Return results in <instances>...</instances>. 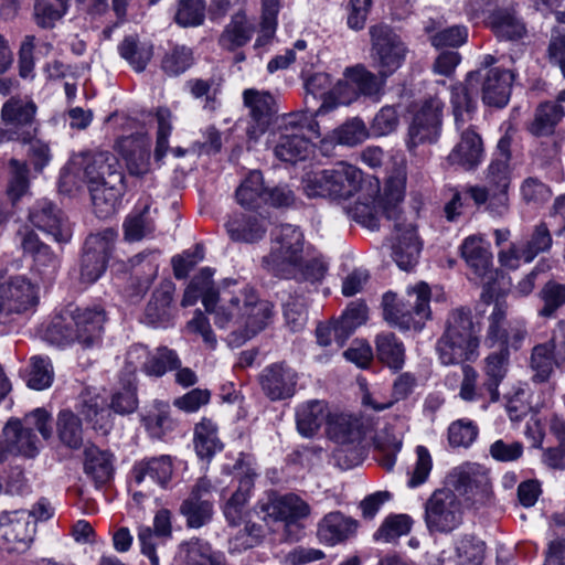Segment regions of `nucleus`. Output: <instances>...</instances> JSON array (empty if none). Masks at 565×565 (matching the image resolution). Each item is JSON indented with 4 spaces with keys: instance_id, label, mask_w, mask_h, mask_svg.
<instances>
[{
    "instance_id": "nucleus-1",
    "label": "nucleus",
    "mask_w": 565,
    "mask_h": 565,
    "mask_svg": "<svg viewBox=\"0 0 565 565\" xmlns=\"http://www.w3.org/2000/svg\"><path fill=\"white\" fill-rule=\"evenodd\" d=\"M263 268L274 277L296 281H320L328 265L321 256L312 255L302 231L281 224L270 232L269 252L262 258Z\"/></svg>"
},
{
    "instance_id": "nucleus-2",
    "label": "nucleus",
    "mask_w": 565,
    "mask_h": 565,
    "mask_svg": "<svg viewBox=\"0 0 565 565\" xmlns=\"http://www.w3.org/2000/svg\"><path fill=\"white\" fill-rule=\"evenodd\" d=\"M479 330L473 323L469 308L451 310L445 321V328L438 338L435 350L443 365H463L479 355Z\"/></svg>"
},
{
    "instance_id": "nucleus-3",
    "label": "nucleus",
    "mask_w": 565,
    "mask_h": 565,
    "mask_svg": "<svg viewBox=\"0 0 565 565\" xmlns=\"http://www.w3.org/2000/svg\"><path fill=\"white\" fill-rule=\"evenodd\" d=\"M105 319V312L99 308H67L52 320L46 338L57 345L77 342L83 348H90L99 342Z\"/></svg>"
},
{
    "instance_id": "nucleus-4",
    "label": "nucleus",
    "mask_w": 565,
    "mask_h": 565,
    "mask_svg": "<svg viewBox=\"0 0 565 565\" xmlns=\"http://www.w3.org/2000/svg\"><path fill=\"white\" fill-rule=\"evenodd\" d=\"M36 429L43 439L53 435L52 416L44 408H36L22 420L10 419L3 428L6 448L9 452L33 458L39 454L41 444L33 433Z\"/></svg>"
},
{
    "instance_id": "nucleus-5",
    "label": "nucleus",
    "mask_w": 565,
    "mask_h": 565,
    "mask_svg": "<svg viewBox=\"0 0 565 565\" xmlns=\"http://www.w3.org/2000/svg\"><path fill=\"white\" fill-rule=\"evenodd\" d=\"M392 295L384 296V316L401 329L419 331L430 318V288L426 282L408 288L405 299L396 306L390 303Z\"/></svg>"
},
{
    "instance_id": "nucleus-6",
    "label": "nucleus",
    "mask_w": 565,
    "mask_h": 565,
    "mask_svg": "<svg viewBox=\"0 0 565 565\" xmlns=\"http://www.w3.org/2000/svg\"><path fill=\"white\" fill-rule=\"evenodd\" d=\"M394 204L384 207L386 218L394 222L396 232L395 243L392 246V257L403 270H411L418 262L422 243L416 233V226L403 215L399 203L403 201V191L397 188L393 194Z\"/></svg>"
},
{
    "instance_id": "nucleus-7",
    "label": "nucleus",
    "mask_w": 565,
    "mask_h": 565,
    "mask_svg": "<svg viewBox=\"0 0 565 565\" xmlns=\"http://www.w3.org/2000/svg\"><path fill=\"white\" fill-rule=\"evenodd\" d=\"M371 58L379 74L387 78L404 63L407 49L399 35L387 24L370 28Z\"/></svg>"
},
{
    "instance_id": "nucleus-8",
    "label": "nucleus",
    "mask_w": 565,
    "mask_h": 565,
    "mask_svg": "<svg viewBox=\"0 0 565 565\" xmlns=\"http://www.w3.org/2000/svg\"><path fill=\"white\" fill-rule=\"evenodd\" d=\"M448 482L466 502L476 508L487 505L493 499L489 472L478 463L467 462L456 467L449 473Z\"/></svg>"
},
{
    "instance_id": "nucleus-9",
    "label": "nucleus",
    "mask_w": 565,
    "mask_h": 565,
    "mask_svg": "<svg viewBox=\"0 0 565 565\" xmlns=\"http://www.w3.org/2000/svg\"><path fill=\"white\" fill-rule=\"evenodd\" d=\"M444 103L438 97L425 99L413 111L407 128L406 146L413 151L418 146L438 140L443 124Z\"/></svg>"
},
{
    "instance_id": "nucleus-10",
    "label": "nucleus",
    "mask_w": 565,
    "mask_h": 565,
    "mask_svg": "<svg viewBox=\"0 0 565 565\" xmlns=\"http://www.w3.org/2000/svg\"><path fill=\"white\" fill-rule=\"evenodd\" d=\"M461 520V503L451 489L435 490L425 503V522L430 532H451Z\"/></svg>"
},
{
    "instance_id": "nucleus-11",
    "label": "nucleus",
    "mask_w": 565,
    "mask_h": 565,
    "mask_svg": "<svg viewBox=\"0 0 565 565\" xmlns=\"http://www.w3.org/2000/svg\"><path fill=\"white\" fill-rule=\"evenodd\" d=\"M35 111L33 103L9 99L1 110L0 142L29 140L33 137L36 132Z\"/></svg>"
},
{
    "instance_id": "nucleus-12",
    "label": "nucleus",
    "mask_w": 565,
    "mask_h": 565,
    "mask_svg": "<svg viewBox=\"0 0 565 565\" xmlns=\"http://www.w3.org/2000/svg\"><path fill=\"white\" fill-rule=\"evenodd\" d=\"M38 301L36 287L25 276L0 277V318L21 315Z\"/></svg>"
},
{
    "instance_id": "nucleus-13",
    "label": "nucleus",
    "mask_w": 565,
    "mask_h": 565,
    "mask_svg": "<svg viewBox=\"0 0 565 565\" xmlns=\"http://www.w3.org/2000/svg\"><path fill=\"white\" fill-rule=\"evenodd\" d=\"M481 300L484 303H493L492 311L488 317V329L486 342L489 347L499 344L500 347H512L518 349V344L523 340L524 334L516 331L512 338L508 331L507 313L509 305L504 297L494 296L492 286H483Z\"/></svg>"
},
{
    "instance_id": "nucleus-14",
    "label": "nucleus",
    "mask_w": 565,
    "mask_h": 565,
    "mask_svg": "<svg viewBox=\"0 0 565 565\" xmlns=\"http://www.w3.org/2000/svg\"><path fill=\"white\" fill-rule=\"evenodd\" d=\"M273 318V305L260 300L253 290H243V331H232L230 343L239 347L248 339L264 330Z\"/></svg>"
},
{
    "instance_id": "nucleus-15",
    "label": "nucleus",
    "mask_w": 565,
    "mask_h": 565,
    "mask_svg": "<svg viewBox=\"0 0 565 565\" xmlns=\"http://www.w3.org/2000/svg\"><path fill=\"white\" fill-rule=\"evenodd\" d=\"M115 238L116 233L111 228L89 235L86 238L81 262V278L83 281L92 284L102 276L106 269Z\"/></svg>"
},
{
    "instance_id": "nucleus-16",
    "label": "nucleus",
    "mask_w": 565,
    "mask_h": 565,
    "mask_svg": "<svg viewBox=\"0 0 565 565\" xmlns=\"http://www.w3.org/2000/svg\"><path fill=\"white\" fill-rule=\"evenodd\" d=\"M73 164L87 186L110 183L116 175L118 182H124L120 163L116 156L108 151L83 154L79 161H74Z\"/></svg>"
},
{
    "instance_id": "nucleus-17",
    "label": "nucleus",
    "mask_w": 565,
    "mask_h": 565,
    "mask_svg": "<svg viewBox=\"0 0 565 565\" xmlns=\"http://www.w3.org/2000/svg\"><path fill=\"white\" fill-rule=\"evenodd\" d=\"M513 79L510 71L501 68L478 70L468 74V83L471 86L473 82L476 85L482 83L483 103L499 108L508 104Z\"/></svg>"
},
{
    "instance_id": "nucleus-18",
    "label": "nucleus",
    "mask_w": 565,
    "mask_h": 565,
    "mask_svg": "<svg viewBox=\"0 0 565 565\" xmlns=\"http://www.w3.org/2000/svg\"><path fill=\"white\" fill-rule=\"evenodd\" d=\"M35 534V522L28 510L4 511L0 513V540L10 551H20L29 546Z\"/></svg>"
},
{
    "instance_id": "nucleus-19",
    "label": "nucleus",
    "mask_w": 565,
    "mask_h": 565,
    "mask_svg": "<svg viewBox=\"0 0 565 565\" xmlns=\"http://www.w3.org/2000/svg\"><path fill=\"white\" fill-rule=\"evenodd\" d=\"M29 220L38 230L51 235L57 243L72 237V227L64 212L49 200L38 201L30 210Z\"/></svg>"
},
{
    "instance_id": "nucleus-20",
    "label": "nucleus",
    "mask_w": 565,
    "mask_h": 565,
    "mask_svg": "<svg viewBox=\"0 0 565 565\" xmlns=\"http://www.w3.org/2000/svg\"><path fill=\"white\" fill-rule=\"evenodd\" d=\"M397 188H401L404 192L401 182L391 181L385 186L384 196L373 198L366 195L359 198L353 205L345 207L348 215L362 226L371 231H377L380 228L381 216L384 215L386 217L384 207L395 203L393 194Z\"/></svg>"
},
{
    "instance_id": "nucleus-21",
    "label": "nucleus",
    "mask_w": 565,
    "mask_h": 565,
    "mask_svg": "<svg viewBox=\"0 0 565 565\" xmlns=\"http://www.w3.org/2000/svg\"><path fill=\"white\" fill-rule=\"evenodd\" d=\"M213 491V486L205 477L200 478L188 499H185L181 507L180 512L186 519L189 527H201L211 521L213 514V505L210 502V497Z\"/></svg>"
},
{
    "instance_id": "nucleus-22",
    "label": "nucleus",
    "mask_w": 565,
    "mask_h": 565,
    "mask_svg": "<svg viewBox=\"0 0 565 565\" xmlns=\"http://www.w3.org/2000/svg\"><path fill=\"white\" fill-rule=\"evenodd\" d=\"M297 380V372L284 362L266 366L259 375L262 390L271 401L291 397L296 392Z\"/></svg>"
},
{
    "instance_id": "nucleus-23",
    "label": "nucleus",
    "mask_w": 565,
    "mask_h": 565,
    "mask_svg": "<svg viewBox=\"0 0 565 565\" xmlns=\"http://www.w3.org/2000/svg\"><path fill=\"white\" fill-rule=\"evenodd\" d=\"M175 285L170 279H163L152 291L145 308L142 321L156 328H166L174 317L173 295Z\"/></svg>"
},
{
    "instance_id": "nucleus-24",
    "label": "nucleus",
    "mask_w": 565,
    "mask_h": 565,
    "mask_svg": "<svg viewBox=\"0 0 565 565\" xmlns=\"http://www.w3.org/2000/svg\"><path fill=\"white\" fill-rule=\"evenodd\" d=\"M150 139L141 134L121 137L117 149L130 175L143 177L150 171Z\"/></svg>"
},
{
    "instance_id": "nucleus-25",
    "label": "nucleus",
    "mask_w": 565,
    "mask_h": 565,
    "mask_svg": "<svg viewBox=\"0 0 565 565\" xmlns=\"http://www.w3.org/2000/svg\"><path fill=\"white\" fill-rule=\"evenodd\" d=\"M263 511L265 512V519L281 521L288 527L295 525L298 520L308 516L310 508L300 497L288 493L271 500L263 508Z\"/></svg>"
},
{
    "instance_id": "nucleus-26",
    "label": "nucleus",
    "mask_w": 565,
    "mask_h": 565,
    "mask_svg": "<svg viewBox=\"0 0 565 565\" xmlns=\"http://www.w3.org/2000/svg\"><path fill=\"white\" fill-rule=\"evenodd\" d=\"M483 142L481 137L472 131L466 130L461 134L459 142L449 153L447 160L451 166H458L463 170H473L482 161Z\"/></svg>"
},
{
    "instance_id": "nucleus-27",
    "label": "nucleus",
    "mask_w": 565,
    "mask_h": 565,
    "mask_svg": "<svg viewBox=\"0 0 565 565\" xmlns=\"http://www.w3.org/2000/svg\"><path fill=\"white\" fill-rule=\"evenodd\" d=\"M461 255L467 265L473 270L476 276L487 280L484 286H491L493 279L491 253L484 245V242L477 236L467 237L461 245Z\"/></svg>"
},
{
    "instance_id": "nucleus-28",
    "label": "nucleus",
    "mask_w": 565,
    "mask_h": 565,
    "mask_svg": "<svg viewBox=\"0 0 565 565\" xmlns=\"http://www.w3.org/2000/svg\"><path fill=\"white\" fill-rule=\"evenodd\" d=\"M21 246L25 253L32 255L38 274L45 280L53 279L58 268V258L51 248L33 232H28L23 236Z\"/></svg>"
},
{
    "instance_id": "nucleus-29",
    "label": "nucleus",
    "mask_w": 565,
    "mask_h": 565,
    "mask_svg": "<svg viewBox=\"0 0 565 565\" xmlns=\"http://www.w3.org/2000/svg\"><path fill=\"white\" fill-rule=\"evenodd\" d=\"M172 461L169 456L143 459L132 468V478L137 484H159L164 487L172 477Z\"/></svg>"
},
{
    "instance_id": "nucleus-30",
    "label": "nucleus",
    "mask_w": 565,
    "mask_h": 565,
    "mask_svg": "<svg viewBox=\"0 0 565 565\" xmlns=\"http://www.w3.org/2000/svg\"><path fill=\"white\" fill-rule=\"evenodd\" d=\"M510 360L509 347H500L499 351L490 353L484 360L483 388L489 394V402L500 398L498 387L507 375Z\"/></svg>"
},
{
    "instance_id": "nucleus-31",
    "label": "nucleus",
    "mask_w": 565,
    "mask_h": 565,
    "mask_svg": "<svg viewBox=\"0 0 565 565\" xmlns=\"http://www.w3.org/2000/svg\"><path fill=\"white\" fill-rule=\"evenodd\" d=\"M330 181V199H348L360 188L362 172L348 163L340 162L334 168L328 169Z\"/></svg>"
},
{
    "instance_id": "nucleus-32",
    "label": "nucleus",
    "mask_w": 565,
    "mask_h": 565,
    "mask_svg": "<svg viewBox=\"0 0 565 565\" xmlns=\"http://www.w3.org/2000/svg\"><path fill=\"white\" fill-rule=\"evenodd\" d=\"M332 413L324 401L312 399L302 403L296 411L298 431L305 437L313 436L323 423L328 424Z\"/></svg>"
},
{
    "instance_id": "nucleus-33",
    "label": "nucleus",
    "mask_w": 565,
    "mask_h": 565,
    "mask_svg": "<svg viewBox=\"0 0 565 565\" xmlns=\"http://www.w3.org/2000/svg\"><path fill=\"white\" fill-rule=\"evenodd\" d=\"M268 221L259 214H241L226 223L230 237L235 242L254 243L262 239Z\"/></svg>"
},
{
    "instance_id": "nucleus-34",
    "label": "nucleus",
    "mask_w": 565,
    "mask_h": 565,
    "mask_svg": "<svg viewBox=\"0 0 565 565\" xmlns=\"http://www.w3.org/2000/svg\"><path fill=\"white\" fill-rule=\"evenodd\" d=\"M175 562L178 565H223V557L207 542L191 539L180 544Z\"/></svg>"
},
{
    "instance_id": "nucleus-35",
    "label": "nucleus",
    "mask_w": 565,
    "mask_h": 565,
    "mask_svg": "<svg viewBox=\"0 0 565 565\" xmlns=\"http://www.w3.org/2000/svg\"><path fill=\"white\" fill-rule=\"evenodd\" d=\"M95 213L98 217H108L113 215L124 194V182L117 181V175L113 177L110 183L88 186Z\"/></svg>"
},
{
    "instance_id": "nucleus-36",
    "label": "nucleus",
    "mask_w": 565,
    "mask_h": 565,
    "mask_svg": "<svg viewBox=\"0 0 565 565\" xmlns=\"http://www.w3.org/2000/svg\"><path fill=\"white\" fill-rule=\"evenodd\" d=\"M488 24L494 34L503 40L518 41L527 33L524 22L516 17L515 11L511 8L495 9L489 15Z\"/></svg>"
},
{
    "instance_id": "nucleus-37",
    "label": "nucleus",
    "mask_w": 565,
    "mask_h": 565,
    "mask_svg": "<svg viewBox=\"0 0 565 565\" xmlns=\"http://www.w3.org/2000/svg\"><path fill=\"white\" fill-rule=\"evenodd\" d=\"M244 103L249 108V114L257 125L259 132L268 127L271 116L275 113V100L267 92H259L253 88L243 93Z\"/></svg>"
},
{
    "instance_id": "nucleus-38",
    "label": "nucleus",
    "mask_w": 565,
    "mask_h": 565,
    "mask_svg": "<svg viewBox=\"0 0 565 565\" xmlns=\"http://www.w3.org/2000/svg\"><path fill=\"white\" fill-rule=\"evenodd\" d=\"M355 531V523L340 512L327 514L319 524L320 541L334 545L349 539Z\"/></svg>"
},
{
    "instance_id": "nucleus-39",
    "label": "nucleus",
    "mask_w": 565,
    "mask_h": 565,
    "mask_svg": "<svg viewBox=\"0 0 565 565\" xmlns=\"http://www.w3.org/2000/svg\"><path fill=\"white\" fill-rule=\"evenodd\" d=\"M79 413L93 425L95 430L104 435L111 428L110 406L100 395H90L89 393L83 395Z\"/></svg>"
},
{
    "instance_id": "nucleus-40",
    "label": "nucleus",
    "mask_w": 565,
    "mask_h": 565,
    "mask_svg": "<svg viewBox=\"0 0 565 565\" xmlns=\"http://www.w3.org/2000/svg\"><path fill=\"white\" fill-rule=\"evenodd\" d=\"M344 76L350 79L359 95H363L374 100H379L385 84L386 78L380 74H374L366 70L363 65L347 68Z\"/></svg>"
},
{
    "instance_id": "nucleus-41",
    "label": "nucleus",
    "mask_w": 565,
    "mask_h": 565,
    "mask_svg": "<svg viewBox=\"0 0 565 565\" xmlns=\"http://www.w3.org/2000/svg\"><path fill=\"white\" fill-rule=\"evenodd\" d=\"M377 359L394 371H398L405 363V348L392 332H382L375 339Z\"/></svg>"
},
{
    "instance_id": "nucleus-42",
    "label": "nucleus",
    "mask_w": 565,
    "mask_h": 565,
    "mask_svg": "<svg viewBox=\"0 0 565 565\" xmlns=\"http://www.w3.org/2000/svg\"><path fill=\"white\" fill-rule=\"evenodd\" d=\"M119 54L138 73L143 72L153 56V45L141 42L137 35H128L118 46Z\"/></svg>"
},
{
    "instance_id": "nucleus-43",
    "label": "nucleus",
    "mask_w": 565,
    "mask_h": 565,
    "mask_svg": "<svg viewBox=\"0 0 565 565\" xmlns=\"http://www.w3.org/2000/svg\"><path fill=\"white\" fill-rule=\"evenodd\" d=\"M311 143L298 132L281 134L275 147V154L282 161L296 162L305 160L310 152Z\"/></svg>"
},
{
    "instance_id": "nucleus-44",
    "label": "nucleus",
    "mask_w": 565,
    "mask_h": 565,
    "mask_svg": "<svg viewBox=\"0 0 565 565\" xmlns=\"http://www.w3.org/2000/svg\"><path fill=\"white\" fill-rule=\"evenodd\" d=\"M84 470L96 483L105 484L113 476V463L109 454L95 446L85 449Z\"/></svg>"
},
{
    "instance_id": "nucleus-45",
    "label": "nucleus",
    "mask_w": 565,
    "mask_h": 565,
    "mask_svg": "<svg viewBox=\"0 0 565 565\" xmlns=\"http://www.w3.org/2000/svg\"><path fill=\"white\" fill-rule=\"evenodd\" d=\"M328 434L335 443L361 441V425L349 414H332L328 420Z\"/></svg>"
},
{
    "instance_id": "nucleus-46",
    "label": "nucleus",
    "mask_w": 565,
    "mask_h": 565,
    "mask_svg": "<svg viewBox=\"0 0 565 565\" xmlns=\"http://www.w3.org/2000/svg\"><path fill=\"white\" fill-rule=\"evenodd\" d=\"M254 26L242 12L233 15L230 24L220 38V44L226 50H234L245 45L252 38Z\"/></svg>"
},
{
    "instance_id": "nucleus-47",
    "label": "nucleus",
    "mask_w": 565,
    "mask_h": 565,
    "mask_svg": "<svg viewBox=\"0 0 565 565\" xmlns=\"http://www.w3.org/2000/svg\"><path fill=\"white\" fill-rule=\"evenodd\" d=\"M57 436L63 445L78 449L83 445V428L81 419L71 411H61L56 420Z\"/></svg>"
},
{
    "instance_id": "nucleus-48",
    "label": "nucleus",
    "mask_w": 565,
    "mask_h": 565,
    "mask_svg": "<svg viewBox=\"0 0 565 565\" xmlns=\"http://www.w3.org/2000/svg\"><path fill=\"white\" fill-rule=\"evenodd\" d=\"M194 448L199 457L207 459L222 449V444L217 437L216 425L211 419L203 418L196 424L194 430Z\"/></svg>"
},
{
    "instance_id": "nucleus-49",
    "label": "nucleus",
    "mask_w": 565,
    "mask_h": 565,
    "mask_svg": "<svg viewBox=\"0 0 565 565\" xmlns=\"http://www.w3.org/2000/svg\"><path fill=\"white\" fill-rule=\"evenodd\" d=\"M242 311L243 291L227 300L222 299V303L214 310V323L221 329L237 326L234 331H243Z\"/></svg>"
},
{
    "instance_id": "nucleus-50",
    "label": "nucleus",
    "mask_w": 565,
    "mask_h": 565,
    "mask_svg": "<svg viewBox=\"0 0 565 565\" xmlns=\"http://www.w3.org/2000/svg\"><path fill=\"white\" fill-rule=\"evenodd\" d=\"M358 98V92L348 77L338 83L328 92L320 107L315 113L321 116L334 109L339 105H350Z\"/></svg>"
},
{
    "instance_id": "nucleus-51",
    "label": "nucleus",
    "mask_w": 565,
    "mask_h": 565,
    "mask_svg": "<svg viewBox=\"0 0 565 565\" xmlns=\"http://www.w3.org/2000/svg\"><path fill=\"white\" fill-rule=\"evenodd\" d=\"M564 116V109L556 103L541 104L535 113L534 120L531 125V132L536 136H545L552 134L555 126Z\"/></svg>"
},
{
    "instance_id": "nucleus-52",
    "label": "nucleus",
    "mask_w": 565,
    "mask_h": 565,
    "mask_svg": "<svg viewBox=\"0 0 565 565\" xmlns=\"http://www.w3.org/2000/svg\"><path fill=\"white\" fill-rule=\"evenodd\" d=\"M266 188L263 174L258 170L250 171L241 186L236 190L237 202L245 207H254L258 201L264 202Z\"/></svg>"
},
{
    "instance_id": "nucleus-53",
    "label": "nucleus",
    "mask_w": 565,
    "mask_h": 565,
    "mask_svg": "<svg viewBox=\"0 0 565 565\" xmlns=\"http://www.w3.org/2000/svg\"><path fill=\"white\" fill-rule=\"evenodd\" d=\"M555 366H559L555 356L550 352V348L544 343L537 344L532 349L530 358V369L533 372L532 380L536 383L546 382Z\"/></svg>"
},
{
    "instance_id": "nucleus-54",
    "label": "nucleus",
    "mask_w": 565,
    "mask_h": 565,
    "mask_svg": "<svg viewBox=\"0 0 565 565\" xmlns=\"http://www.w3.org/2000/svg\"><path fill=\"white\" fill-rule=\"evenodd\" d=\"M154 232V222L149 216V206L142 211L131 213L124 223V235L128 242H138Z\"/></svg>"
},
{
    "instance_id": "nucleus-55",
    "label": "nucleus",
    "mask_w": 565,
    "mask_h": 565,
    "mask_svg": "<svg viewBox=\"0 0 565 565\" xmlns=\"http://www.w3.org/2000/svg\"><path fill=\"white\" fill-rule=\"evenodd\" d=\"M476 83L471 86L466 79V84L457 85L451 90V104L456 122H465L466 115L469 116L476 109Z\"/></svg>"
},
{
    "instance_id": "nucleus-56",
    "label": "nucleus",
    "mask_w": 565,
    "mask_h": 565,
    "mask_svg": "<svg viewBox=\"0 0 565 565\" xmlns=\"http://www.w3.org/2000/svg\"><path fill=\"white\" fill-rule=\"evenodd\" d=\"M539 298L543 307L539 310L542 318H552L565 305V285L548 280L540 290Z\"/></svg>"
},
{
    "instance_id": "nucleus-57",
    "label": "nucleus",
    "mask_w": 565,
    "mask_h": 565,
    "mask_svg": "<svg viewBox=\"0 0 565 565\" xmlns=\"http://www.w3.org/2000/svg\"><path fill=\"white\" fill-rule=\"evenodd\" d=\"M553 244L551 232L545 223L534 226L527 242L521 246V255L525 263H531L539 254L546 253Z\"/></svg>"
},
{
    "instance_id": "nucleus-58",
    "label": "nucleus",
    "mask_w": 565,
    "mask_h": 565,
    "mask_svg": "<svg viewBox=\"0 0 565 565\" xmlns=\"http://www.w3.org/2000/svg\"><path fill=\"white\" fill-rule=\"evenodd\" d=\"M367 308L362 302H351L337 322V334L347 341L355 329L366 321Z\"/></svg>"
},
{
    "instance_id": "nucleus-59",
    "label": "nucleus",
    "mask_w": 565,
    "mask_h": 565,
    "mask_svg": "<svg viewBox=\"0 0 565 565\" xmlns=\"http://www.w3.org/2000/svg\"><path fill=\"white\" fill-rule=\"evenodd\" d=\"M53 377V366L47 356L35 355L30 359L29 387L38 391L45 390L51 386Z\"/></svg>"
},
{
    "instance_id": "nucleus-60",
    "label": "nucleus",
    "mask_w": 565,
    "mask_h": 565,
    "mask_svg": "<svg viewBox=\"0 0 565 565\" xmlns=\"http://www.w3.org/2000/svg\"><path fill=\"white\" fill-rule=\"evenodd\" d=\"M205 8L204 0H180L174 20L183 28L199 26L204 22Z\"/></svg>"
},
{
    "instance_id": "nucleus-61",
    "label": "nucleus",
    "mask_w": 565,
    "mask_h": 565,
    "mask_svg": "<svg viewBox=\"0 0 565 565\" xmlns=\"http://www.w3.org/2000/svg\"><path fill=\"white\" fill-rule=\"evenodd\" d=\"M10 179L8 185V195L15 202L23 196L30 186L28 163L18 159L9 161Z\"/></svg>"
},
{
    "instance_id": "nucleus-62",
    "label": "nucleus",
    "mask_w": 565,
    "mask_h": 565,
    "mask_svg": "<svg viewBox=\"0 0 565 565\" xmlns=\"http://www.w3.org/2000/svg\"><path fill=\"white\" fill-rule=\"evenodd\" d=\"M334 138L344 146H356L370 137V131L363 120L352 118L334 130Z\"/></svg>"
},
{
    "instance_id": "nucleus-63",
    "label": "nucleus",
    "mask_w": 565,
    "mask_h": 565,
    "mask_svg": "<svg viewBox=\"0 0 565 565\" xmlns=\"http://www.w3.org/2000/svg\"><path fill=\"white\" fill-rule=\"evenodd\" d=\"M192 63V51L185 46H175L163 56L161 68L169 76H178L185 72Z\"/></svg>"
},
{
    "instance_id": "nucleus-64",
    "label": "nucleus",
    "mask_w": 565,
    "mask_h": 565,
    "mask_svg": "<svg viewBox=\"0 0 565 565\" xmlns=\"http://www.w3.org/2000/svg\"><path fill=\"white\" fill-rule=\"evenodd\" d=\"M478 426L469 419H458L448 428V441L452 447H469L478 436Z\"/></svg>"
}]
</instances>
